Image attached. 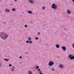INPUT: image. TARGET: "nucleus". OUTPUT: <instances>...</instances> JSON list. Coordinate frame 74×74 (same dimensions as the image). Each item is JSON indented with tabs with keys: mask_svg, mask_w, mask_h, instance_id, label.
<instances>
[{
	"mask_svg": "<svg viewBox=\"0 0 74 74\" xmlns=\"http://www.w3.org/2000/svg\"><path fill=\"white\" fill-rule=\"evenodd\" d=\"M0 37L2 39H3V40H5V39H6L8 37V35H7V34H3V36H1V35H0Z\"/></svg>",
	"mask_w": 74,
	"mask_h": 74,
	"instance_id": "f257e3e1",
	"label": "nucleus"
},
{
	"mask_svg": "<svg viewBox=\"0 0 74 74\" xmlns=\"http://www.w3.org/2000/svg\"><path fill=\"white\" fill-rule=\"evenodd\" d=\"M52 8L53 9H57V5L53 3L52 4Z\"/></svg>",
	"mask_w": 74,
	"mask_h": 74,
	"instance_id": "f03ea898",
	"label": "nucleus"
},
{
	"mask_svg": "<svg viewBox=\"0 0 74 74\" xmlns=\"http://www.w3.org/2000/svg\"><path fill=\"white\" fill-rule=\"evenodd\" d=\"M69 57L71 59H74V56H73L72 55H69Z\"/></svg>",
	"mask_w": 74,
	"mask_h": 74,
	"instance_id": "7ed1b4c3",
	"label": "nucleus"
},
{
	"mask_svg": "<svg viewBox=\"0 0 74 74\" xmlns=\"http://www.w3.org/2000/svg\"><path fill=\"white\" fill-rule=\"evenodd\" d=\"M67 13L68 15H70V13H71V11H70V10H67Z\"/></svg>",
	"mask_w": 74,
	"mask_h": 74,
	"instance_id": "20e7f679",
	"label": "nucleus"
},
{
	"mask_svg": "<svg viewBox=\"0 0 74 74\" xmlns=\"http://www.w3.org/2000/svg\"><path fill=\"white\" fill-rule=\"evenodd\" d=\"M62 48L64 51H66V48L65 47H62Z\"/></svg>",
	"mask_w": 74,
	"mask_h": 74,
	"instance_id": "39448f33",
	"label": "nucleus"
},
{
	"mask_svg": "<svg viewBox=\"0 0 74 74\" xmlns=\"http://www.w3.org/2000/svg\"><path fill=\"white\" fill-rule=\"evenodd\" d=\"M54 64V63H53L52 62H51L49 63V66H52V65H53Z\"/></svg>",
	"mask_w": 74,
	"mask_h": 74,
	"instance_id": "423d86ee",
	"label": "nucleus"
},
{
	"mask_svg": "<svg viewBox=\"0 0 74 74\" xmlns=\"http://www.w3.org/2000/svg\"><path fill=\"white\" fill-rule=\"evenodd\" d=\"M59 67H60V68H63V65L62 64H60L59 66Z\"/></svg>",
	"mask_w": 74,
	"mask_h": 74,
	"instance_id": "0eeeda50",
	"label": "nucleus"
},
{
	"mask_svg": "<svg viewBox=\"0 0 74 74\" xmlns=\"http://www.w3.org/2000/svg\"><path fill=\"white\" fill-rule=\"evenodd\" d=\"M5 11H6V12H10V11L8 9H6L5 10Z\"/></svg>",
	"mask_w": 74,
	"mask_h": 74,
	"instance_id": "6e6552de",
	"label": "nucleus"
},
{
	"mask_svg": "<svg viewBox=\"0 0 74 74\" xmlns=\"http://www.w3.org/2000/svg\"><path fill=\"white\" fill-rule=\"evenodd\" d=\"M28 74H33L32 73V71H29Z\"/></svg>",
	"mask_w": 74,
	"mask_h": 74,
	"instance_id": "1a4fd4ad",
	"label": "nucleus"
},
{
	"mask_svg": "<svg viewBox=\"0 0 74 74\" xmlns=\"http://www.w3.org/2000/svg\"><path fill=\"white\" fill-rule=\"evenodd\" d=\"M29 1L30 3H31L32 4H33V1H32V0H30Z\"/></svg>",
	"mask_w": 74,
	"mask_h": 74,
	"instance_id": "9d476101",
	"label": "nucleus"
},
{
	"mask_svg": "<svg viewBox=\"0 0 74 74\" xmlns=\"http://www.w3.org/2000/svg\"><path fill=\"white\" fill-rule=\"evenodd\" d=\"M4 60H5V61H6V62H8V60H9L8 59H6L5 58H4Z\"/></svg>",
	"mask_w": 74,
	"mask_h": 74,
	"instance_id": "9b49d317",
	"label": "nucleus"
},
{
	"mask_svg": "<svg viewBox=\"0 0 74 74\" xmlns=\"http://www.w3.org/2000/svg\"><path fill=\"white\" fill-rule=\"evenodd\" d=\"M56 47L57 48H59V46L58 45H56Z\"/></svg>",
	"mask_w": 74,
	"mask_h": 74,
	"instance_id": "f8f14e48",
	"label": "nucleus"
},
{
	"mask_svg": "<svg viewBox=\"0 0 74 74\" xmlns=\"http://www.w3.org/2000/svg\"><path fill=\"white\" fill-rule=\"evenodd\" d=\"M39 74H42V71H40L39 72Z\"/></svg>",
	"mask_w": 74,
	"mask_h": 74,
	"instance_id": "ddd939ff",
	"label": "nucleus"
},
{
	"mask_svg": "<svg viewBox=\"0 0 74 74\" xmlns=\"http://www.w3.org/2000/svg\"><path fill=\"white\" fill-rule=\"evenodd\" d=\"M28 13H29V14H32V11H29L28 12Z\"/></svg>",
	"mask_w": 74,
	"mask_h": 74,
	"instance_id": "4468645a",
	"label": "nucleus"
},
{
	"mask_svg": "<svg viewBox=\"0 0 74 74\" xmlns=\"http://www.w3.org/2000/svg\"><path fill=\"white\" fill-rule=\"evenodd\" d=\"M35 69H39V67L38 66H36V67L35 68Z\"/></svg>",
	"mask_w": 74,
	"mask_h": 74,
	"instance_id": "2eb2a0df",
	"label": "nucleus"
},
{
	"mask_svg": "<svg viewBox=\"0 0 74 74\" xmlns=\"http://www.w3.org/2000/svg\"><path fill=\"white\" fill-rule=\"evenodd\" d=\"M51 70H52V71H55V69H54L53 68H51Z\"/></svg>",
	"mask_w": 74,
	"mask_h": 74,
	"instance_id": "dca6fc26",
	"label": "nucleus"
},
{
	"mask_svg": "<svg viewBox=\"0 0 74 74\" xmlns=\"http://www.w3.org/2000/svg\"><path fill=\"white\" fill-rule=\"evenodd\" d=\"M15 8H14L12 10V11H15Z\"/></svg>",
	"mask_w": 74,
	"mask_h": 74,
	"instance_id": "f3484780",
	"label": "nucleus"
},
{
	"mask_svg": "<svg viewBox=\"0 0 74 74\" xmlns=\"http://www.w3.org/2000/svg\"><path fill=\"white\" fill-rule=\"evenodd\" d=\"M11 66H12V64H10L9 65V67H11Z\"/></svg>",
	"mask_w": 74,
	"mask_h": 74,
	"instance_id": "a211bd4d",
	"label": "nucleus"
},
{
	"mask_svg": "<svg viewBox=\"0 0 74 74\" xmlns=\"http://www.w3.org/2000/svg\"><path fill=\"white\" fill-rule=\"evenodd\" d=\"M25 27H27V25H25Z\"/></svg>",
	"mask_w": 74,
	"mask_h": 74,
	"instance_id": "6ab92c4d",
	"label": "nucleus"
},
{
	"mask_svg": "<svg viewBox=\"0 0 74 74\" xmlns=\"http://www.w3.org/2000/svg\"><path fill=\"white\" fill-rule=\"evenodd\" d=\"M29 42H30V43L31 44H32V41H29Z\"/></svg>",
	"mask_w": 74,
	"mask_h": 74,
	"instance_id": "aec40b11",
	"label": "nucleus"
},
{
	"mask_svg": "<svg viewBox=\"0 0 74 74\" xmlns=\"http://www.w3.org/2000/svg\"><path fill=\"white\" fill-rule=\"evenodd\" d=\"M73 48L74 49V43L73 44Z\"/></svg>",
	"mask_w": 74,
	"mask_h": 74,
	"instance_id": "412c9836",
	"label": "nucleus"
},
{
	"mask_svg": "<svg viewBox=\"0 0 74 74\" xmlns=\"http://www.w3.org/2000/svg\"><path fill=\"white\" fill-rule=\"evenodd\" d=\"M29 40H31V38H29Z\"/></svg>",
	"mask_w": 74,
	"mask_h": 74,
	"instance_id": "4be33fe9",
	"label": "nucleus"
},
{
	"mask_svg": "<svg viewBox=\"0 0 74 74\" xmlns=\"http://www.w3.org/2000/svg\"><path fill=\"white\" fill-rule=\"evenodd\" d=\"M26 42H27V43H29V41H26Z\"/></svg>",
	"mask_w": 74,
	"mask_h": 74,
	"instance_id": "5701e85b",
	"label": "nucleus"
},
{
	"mask_svg": "<svg viewBox=\"0 0 74 74\" xmlns=\"http://www.w3.org/2000/svg\"><path fill=\"white\" fill-rule=\"evenodd\" d=\"M36 40H38V38H37V37L36 38Z\"/></svg>",
	"mask_w": 74,
	"mask_h": 74,
	"instance_id": "b1692460",
	"label": "nucleus"
},
{
	"mask_svg": "<svg viewBox=\"0 0 74 74\" xmlns=\"http://www.w3.org/2000/svg\"><path fill=\"white\" fill-rule=\"evenodd\" d=\"M40 70V69H39L38 70V71H39Z\"/></svg>",
	"mask_w": 74,
	"mask_h": 74,
	"instance_id": "393cba45",
	"label": "nucleus"
},
{
	"mask_svg": "<svg viewBox=\"0 0 74 74\" xmlns=\"http://www.w3.org/2000/svg\"><path fill=\"white\" fill-rule=\"evenodd\" d=\"M45 7H43V9H45Z\"/></svg>",
	"mask_w": 74,
	"mask_h": 74,
	"instance_id": "a878e982",
	"label": "nucleus"
},
{
	"mask_svg": "<svg viewBox=\"0 0 74 74\" xmlns=\"http://www.w3.org/2000/svg\"><path fill=\"white\" fill-rule=\"evenodd\" d=\"M38 34H40V32H38Z\"/></svg>",
	"mask_w": 74,
	"mask_h": 74,
	"instance_id": "bb28decb",
	"label": "nucleus"
},
{
	"mask_svg": "<svg viewBox=\"0 0 74 74\" xmlns=\"http://www.w3.org/2000/svg\"><path fill=\"white\" fill-rule=\"evenodd\" d=\"M19 58H20V59L22 58V57L21 56H20L19 57Z\"/></svg>",
	"mask_w": 74,
	"mask_h": 74,
	"instance_id": "cd10ccee",
	"label": "nucleus"
},
{
	"mask_svg": "<svg viewBox=\"0 0 74 74\" xmlns=\"http://www.w3.org/2000/svg\"><path fill=\"white\" fill-rule=\"evenodd\" d=\"M72 1H73V2H74V0H72Z\"/></svg>",
	"mask_w": 74,
	"mask_h": 74,
	"instance_id": "c85d7f7f",
	"label": "nucleus"
},
{
	"mask_svg": "<svg viewBox=\"0 0 74 74\" xmlns=\"http://www.w3.org/2000/svg\"><path fill=\"white\" fill-rule=\"evenodd\" d=\"M15 1H16L17 0H15Z\"/></svg>",
	"mask_w": 74,
	"mask_h": 74,
	"instance_id": "c756f323",
	"label": "nucleus"
},
{
	"mask_svg": "<svg viewBox=\"0 0 74 74\" xmlns=\"http://www.w3.org/2000/svg\"><path fill=\"white\" fill-rule=\"evenodd\" d=\"M1 65L0 64V67H1Z\"/></svg>",
	"mask_w": 74,
	"mask_h": 74,
	"instance_id": "7c9ffc66",
	"label": "nucleus"
},
{
	"mask_svg": "<svg viewBox=\"0 0 74 74\" xmlns=\"http://www.w3.org/2000/svg\"><path fill=\"white\" fill-rule=\"evenodd\" d=\"M1 0H0V1H1Z\"/></svg>",
	"mask_w": 74,
	"mask_h": 74,
	"instance_id": "2f4dec72",
	"label": "nucleus"
}]
</instances>
